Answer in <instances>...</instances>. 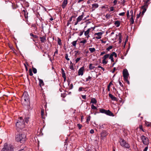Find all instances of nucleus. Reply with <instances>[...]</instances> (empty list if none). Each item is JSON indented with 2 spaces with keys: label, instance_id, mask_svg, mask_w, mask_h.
I'll return each mask as SVG.
<instances>
[{
  "label": "nucleus",
  "instance_id": "nucleus-21",
  "mask_svg": "<svg viewBox=\"0 0 151 151\" xmlns=\"http://www.w3.org/2000/svg\"><path fill=\"white\" fill-rule=\"evenodd\" d=\"M89 50L91 53H93L95 52L96 50L95 49L94 47L89 48Z\"/></svg>",
  "mask_w": 151,
  "mask_h": 151
},
{
  "label": "nucleus",
  "instance_id": "nucleus-2",
  "mask_svg": "<svg viewBox=\"0 0 151 151\" xmlns=\"http://www.w3.org/2000/svg\"><path fill=\"white\" fill-rule=\"evenodd\" d=\"M16 129L18 131L24 127V121L22 117H20V119L18 120V121L16 123Z\"/></svg>",
  "mask_w": 151,
  "mask_h": 151
},
{
  "label": "nucleus",
  "instance_id": "nucleus-11",
  "mask_svg": "<svg viewBox=\"0 0 151 151\" xmlns=\"http://www.w3.org/2000/svg\"><path fill=\"white\" fill-rule=\"evenodd\" d=\"M91 29L90 28L88 29L86 31L84 32V35L86 37L87 39L90 37L89 33Z\"/></svg>",
  "mask_w": 151,
  "mask_h": 151
},
{
  "label": "nucleus",
  "instance_id": "nucleus-16",
  "mask_svg": "<svg viewBox=\"0 0 151 151\" xmlns=\"http://www.w3.org/2000/svg\"><path fill=\"white\" fill-rule=\"evenodd\" d=\"M92 9L93 10H95V9L98 7L99 5L98 4L96 3L92 5Z\"/></svg>",
  "mask_w": 151,
  "mask_h": 151
},
{
  "label": "nucleus",
  "instance_id": "nucleus-47",
  "mask_svg": "<svg viewBox=\"0 0 151 151\" xmlns=\"http://www.w3.org/2000/svg\"><path fill=\"white\" fill-rule=\"evenodd\" d=\"M70 68L72 70H73L74 69V67L73 66V65H70Z\"/></svg>",
  "mask_w": 151,
  "mask_h": 151
},
{
  "label": "nucleus",
  "instance_id": "nucleus-12",
  "mask_svg": "<svg viewBox=\"0 0 151 151\" xmlns=\"http://www.w3.org/2000/svg\"><path fill=\"white\" fill-rule=\"evenodd\" d=\"M84 70V68L83 67L80 68L78 71V75L79 76H82L83 74V71Z\"/></svg>",
  "mask_w": 151,
  "mask_h": 151
},
{
  "label": "nucleus",
  "instance_id": "nucleus-32",
  "mask_svg": "<svg viewBox=\"0 0 151 151\" xmlns=\"http://www.w3.org/2000/svg\"><path fill=\"white\" fill-rule=\"evenodd\" d=\"M87 42V40H83L81 41L80 43H81L85 44Z\"/></svg>",
  "mask_w": 151,
  "mask_h": 151
},
{
  "label": "nucleus",
  "instance_id": "nucleus-17",
  "mask_svg": "<svg viewBox=\"0 0 151 151\" xmlns=\"http://www.w3.org/2000/svg\"><path fill=\"white\" fill-rule=\"evenodd\" d=\"M114 24L116 27H119L120 24V22L119 21H116L114 23Z\"/></svg>",
  "mask_w": 151,
  "mask_h": 151
},
{
  "label": "nucleus",
  "instance_id": "nucleus-38",
  "mask_svg": "<svg viewBox=\"0 0 151 151\" xmlns=\"http://www.w3.org/2000/svg\"><path fill=\"white\" fill-rule=\"evenodd\" d=\"M33 72L35 74L37 72V69L35 68H33Z\"/></svg>",
  "mask_w": 151,
  "mask_h": 151
},
{
  "label": "nucleus",
  "instance_id": "nucleus-39",
  "mask_svg": "<svg viewBox=\"0 0 151 151\" xmlns=\"http://www.w3.org/2000/svg\"><path fill=\"white\" fill-rule=\"evenodd\" d=\"M113 56H114L115 58L117 57V54L115 52H113L112 54H111Z\"/></svg>",
  "mask_w": 151,
  "mask_h": 151
},
{
  "label": "nucleus",
  "instance_id": "nucleus-45",
  "mask_svg": "<svg viewBox=\"0 0 151 151\" xmlns=\"http://www.w3.org/2000/svg\"><path fill=\"white\" fill-rule=\"evenodd\" d=\"M125 13L124 12H123L119 14V16H123L125 14Z\"/></svg>",
  "mask_w": 151,
  "mask_h": 151
},
{
  "label": "nucleus",
  "instance_id": "nucleus-60",
  "mask_svg": "<svg viewBox=\"0 0 151 151\" xmlns=\"http://www.w3.org/2000/svg\"><path fill=\"white\" fill-rule=\"evenodd\" d=\"M82 97L83 99H86V95H82Z\"/></svg>",
  "mask_w": 151,
  "mask_h": 151
},
{
  "label": "nucleus",
  "instance_id": "nucleus-64",
  "mask_svg": "<svg viewBox=\"0 0 151 151\" xmlns=\"http://www.w3.org/2000/svg\"><path fill=\"white\" fill-rule=\"evenodd\" d=\"M19 151H25V150L24 149H22L19 150Z\"/></svg>",
  "mask_w": 151,
  "mask_h": 151
},
{
  "label": "nucleus",
  "instance_id": "nucleus-54",
  "mask_svg": "<svg viewBox=\"0 0 151 151\" xmlns=\"http://www.w3.org/2000/svg\"><path fill=\"white\" fill-rule=\"evenodd\" d=\"M90 132L91 133V134H93V133H94V131L93 129H91L90 131Z\"/></svg>",
  "mask_w": 151,
  "mask_h": 151
},
{
  "label": "nucleus",
  "instance_id": "nucleus-36",
  "mask_svg": "<svg viewBox=\"0 0 151 151\" xmlns=\"http://www.w3.org/2000/svg\"><path fill=\"white\" fill-rule=\"evenodd\" d=\"M84 89V88L83 87H80L79 88L78 91L79 92L81 91H83V89Z\"/></svg>",
  "mask_w": 151,
  "mask_h": 151
},
{
  "label": "nucleus",
  "instance_id": "nucleus-56",
  "mask_svg": "<svg viewBox=\"0 0 151 151\" xmlns=\"http://www.w3.org/2000/svg\"><path fill=\"white\" fill-rule=\"evenodd\" d=\"M117 1L116 0H115L114 1L113 3L114 4V5H116L117 3Z\"/></svg>",
  "mask_w": 151,
  "mask_h": 151
},
{
  "label": "nucleus",
  "instance_id": "nucleus-27",
  "mask_svg": "<svg viewBox=\"0 0 151 151\" xmlns=\"http://www.w3.org/2000/svg\"><path fill=\"white\" fill-rule=\"evenodd\" d=\"M58 44L60 45H62V43L61 42V40L59 38H58Z\"/></svg>",
  "mask_w": 151,
  "mask_h": 151
},
{
  "label": "nucleus",
  "instance_id": "nucleus-20",
  "mask_svg": "<svg viewBox=\"0 0 151 151\" xmlns=\"http://www.w3.org/2000/svg\"><path fill=\"white\" fill-rule=\"evenodd\" d=\"M118 35L119 36V43H120L122 42V37L121 35V34L120 33H119L118 34Z\"/></svg>",
  "mask_w": 151,
  "mask_h": 151
},
{
  "label": "nucleus",
  "instance_id": "nucleus-6",
  "mask_svg": "<svg viewBox=\"0 0 151 151\" xmlns=\"http://www.w3.org/2000/svg\"><path fill=\"white\" fill-rule=\"evenodd\" d=\"M150 0H147L145 1L144 5L142 6V8L143 9L142 14H144L146 12L149 4L150 3Z\"/></svg>",
  "mask_w": 151,
  "mask_h": 151
},
{
  "label": "nucleus",
  "instance_id": "nucleus-15",
  "mask_svg": "<svg viewBox=\"0 0 151 151\" xmlns=\"http://www.w3.org/2000/svg\"><path fill=\"white\" fill-rule=\"evenodd\" d=\"M68 3L67 1V0H64L62 4V6L63 9H64Z\"/></svg>",
  "mask_w": 151,
  "mask_h": 151
},
{
  "label": "nucleus",
  "instance_id": "nucleus-34",
  "mask_svg": "<svg viewBox=\"0 0 151 151\" xmlns=\"http://www.w3.org/2000/svg\"><path fill=\"white\" fill-rule=\"evenodd\" d=\"M113 48V46H109L108 48H107L106 49V50L109 51V50Z\"/></svg>",
  "mask_w": 151,
  "mask_h": 151
},
{
  "label": "nucleus",
  "instance_id": "nucleus-53",
  "mask_svg": "<svg viewBox=\"0 0 151 151\" xmlns=\"http://www.w3.org/2000/svg\"><path fill=\"white\" fill-rule=\"evenodd\" d=\"M58 53V50L56 49L55 52L54 53V56H55V54H57Z\"/></svg>",
  "mask_w": 151,
  "mask_h": 151
},
{
  "label": "nucleus",
  "instance_id": "nucleus-33",
  "mask_svg": "<svg viewBox=\"0 0 151 151\" xmlns=\"http://www.w3.org/2000/svg\"><path fill=\"white\" fill-rule=\"evenodd\" d=\"M91 119V117L89 116L88 117L87 119L86 122L87 123H88L89 121Z\"/></svg>",
  "mask_w": 151,
  "mask_h": 151
},
{
  "label": "nucleus",
  "instance_id": "nucleus-52",
  "mask_svg": "<svg viewBox=\"0 0 151 151\" xmlns=\"http://www.w3.org/2000/svg\"><path fill=\"white\" fill-rule=\"evenodd\" d=\"M63 75V77L64 78H65V73L64 72H63L62 73Z\"/></svg>",
  "mask_w": 151,
  "mask_h": 151
},
{
  "label": "nucleus",
  "instance_id": "nucleus-43",
  "mask_svg": "<svg viewBox=\"0 0 151 151\" xmlns=\"http://www.w3.org/2000/svg\"><path fill=\"white\" fill-rule=\"evenodd\" d=\"M30 35L31 36L33 37H34L35 38H37V36L36 35H34L32 33H30Z\"/></svg>",
  "mask_w": 151,
  "mask_h": 151
},
{
  "label": "nucleus",
  "instance_id": "nucleus-51",
  "mask_svg": "<svg viewBox=\"0 0 151 151\" xmlns=\"http://www.w3.org/2000/svg\"><path fill=\"white\" fill-rule=\"evenodd\" d=\"M139 128L140 129L142 130L143 131H144L143 129V126L142 125H139Z\"/></svg>",
  "mask_w": 151,
  "mask_h": 151
},
{
  "label": "nucleus",
  "instance_id": "nucleus-57",
  "mask_svg": "<svg viewBox=\"0 0 151 151\" xmlns=\"http://www.w3.org/2000/svg\"><path fill=\"white\" fill-rule=\"evenodd\" d=\"M73 17V16H72L70 18L69 20H68L69 22H70L72 21V18Z\"/></svg>",
  "mask_w": 151,
  "mask_h": 151
},
{
  "label": "nucleus",
  "instance_id": "nucleus-31",
  "mask_svg": "<svg viewBox=\"0 0 151 151\" xmlns=\"http://www.w3.org/2000/svg\"><path fill=\"white\" fill-rule=\"evenodd\" d=\"M111 17V15L109 14H106V15L105 16V17L108 19H109Z\"/></svg>",
  "mask_w": 151,
  "mask_h": 151
},
{
  "label": "nucleus",
  "instance_id": "nucleus-19",
  "mask_svg": "<svg viewBox=\"0 0 151 151\" xmlns=\"http://www.w3.org/2000/svg\"><path fill=\"white\" fill-rule=\"evenodd\" d=\"M109 96L113 100H116V98L114 96H113L111 94L109 93Z\"/></svg>",
  "mask_w": 151,
  "mask_h": 151
},
{
  "label": "nucleus",
  "instance_id": "nucleus-40",
  "mask_svg": "<svg viewBox=\"0 0 151 151\" xmlns=\"http://www.w3.org/2000/svg\"><path fill=\"white\" fill-rule=\"evenodd\" d=\"M91 108L93 109H97L96 107L93 104L91 106Z\"/></svg>",
  "mask_w": 151,
  "mask_h": 151
},
{
  "label": "nucleus",
  "instance_id": "nucleus-44",
  "mask_svg": "<svg viewBox=\"0 0 151 151\" xmlns=\"http://www.w3.org/2000/svg\"><path fill=\"white\" fill-rule=\"evenodd\" d=\"M91 78V77L89 76L88 78H86V81H87L89 80H90Z\"/></svg>",
  "mask_w": 151,
  "mask_h": 151
},
{
  "label": "nucleus",
  "instance_id": "nucleus-26",
  "mask_svg": "<svg viewBox=\"0 0 151 151\" xmlns=\"http://www.w3.org/2000/svg\"><path fill=\"white\" fill-rule=\"evenodd\" d=\"M95 67L93 66L91 64H90L89 65V68L90 70L93 69Z\"/></svg>",
  "mask_w": 151,
  "mask_h": 151
},
{
  "label": "nucleus",
  "instance_id": "nucleus-49",
  "mask_svg": "<svg viewBox=\"0 0 151 151\" xmlns=\"http://www.w3.org/2000/svg\"><path fill=\"white\" fill-rule=\"evenodd\" d=\"M25 122L27 123H28V121H29V118H25Z\"/></svg>",
  "mask_w": 151,
  "mask_h": 151
},
{
  "label": "nucleus",
  "instance_id": "nucleus-30",
  "mask_svg": "<svg viewBox=\"0 0 151 151\" xmlns=\"http://www.w3.org/2000/svg\"><path fill=\"white\" fill-rule=\"evenodd\" d=\"M130 21L131 23V24H133L134 21V19L133 18H131L130 19Z\"/></svg>",
  "mask_w": 151,
  "mask_h": 151
},
{
  "label": "nucleus",
  "instance_id": "nucleus-1",
  "mask_svg": "<svg viewBox=\"0 0 151 151\" xmlns=\"http://www.w3.org/2000/svg\"><path fill=\"white\" fill-rule=\"evenodd\" d=\"M22 101L23 102V104L25 105L28 106L30 104V101L29 96L27 92H24L22 96Z\"/></svg>",
  "mask_w": 151,
  "mask_h": 151
},
{
  "label": "nucleus",
  "instance_id": "nucleus-23",
  "mask_svg": "<svg viewBox=\"0 0 151 151\" xmlns=\"http://www.w3.org/2000/svg\"><path fill=\"white\" fill-rule=\"evenodd\" d=\"M97 102L95 98H92L91 99V103L96 104Z\"/></svg>",
  "mask_w": 151,
  "mask_h": 151
},
{
  "label": "nucleus",
  "instance_id": "nucleus-48",
  "mask_svg": "<svg viewBox=\"0 0 151 151\" xmlns=\"http://www.w3.org/2000/svg\"><path fill=\"white\" fill-rule=\"evenodd\" d=\"M110 12L113 11L114 10V8L113 7H111L110 8Z\"/></svg>",
  "mask_w": 151,
  "mask_h": 151
},
{
  "label": "nucleus",
  "instance_id": "nucleus-14",
  "mask_svg": "<svg viewBox=\"0 0 151 151\" xmlns=\"http://www.w3.org/2000/svg\"><path fill=\"white\" fill-rule=\"evenodd\" d=\"M84 16V13L83 12L82 14L81 15L79 16L77 18V20L78 21V22H79L81 21L83 19V18Z\"/></svg>",
  "mask_w": 151,
  "mask_h": 151
},
{
  "label": "nucleus",
  "instance_id": "nucleus-28",
  "mask_svg": "<svg viewBox=\"0 0 151 151\" xmlns=\"http://www.w3.org/2000/svg\"><path fill=\"white\" fill-rule=\"evenodd\" d=\"M145 125H146V126H147V127H149V126H151V123H150L148 122H146L145 123Z\"/></svg>",
  "mask_w": 151,
  "mask_h": 151
},
{
  "label": "nucleus",
  "instance_id": "nucleus-62",
  "mask_svg": "<svg viewBox=\"0 0 151 151\" xmlns=\"http://www.w3.org/2000/svg\"><path fill=\"white\" fill-rule=\"evenodd\" d=\"M83 32H80V34H79V36H81L83 34Z\"/></svg>",
  "mask_w": 151,
  "mask_h": 151
},
{
  "label": "nucleus",
  "instance_id": "nucleus-59",
  "mask_svg": "<svg viewBox=\"0 0 151 151\" xmlns=\"http://www.w3.org/2000/svg\"><path fill=\"white\" fill-rule=\"evenodd\" d=\"M148 149V147H147L145 148L143 151H147Z\"/></svg>",
  "mask_w": 151,
  "mask_h": 151
},
{
  "label": "nucleus",
  "instance_id": "nucleus-9",
  "mask_svg": "<svg viewBox=\"0 0 151 151\" xmlns=\"http://www.w3.org/2000/svg\"><path fill=\"white\" fill-rule=\"evenodd\" d=\"M141 138L143 143L145 145H147L149 144L148 138L144 135H142L141 137Z\"/></svg>",
  "mask_w": 151,
  "mask_h": 151
},
{
  "label": "nucleus",
  "instance_id": "nucleus-55",
  "mask_svg": "<svg viewBox=\"0 0 151 151\" xmlns=\"http://www.w3.org/2000/svg\"><path fill=\"white\" fill-rule=\"evenodd\" d=\"M119 84L120 85L121 87H123V85L122 83L121 82H120V81L119 82Z\"/></svg>",
  "mask_w": 151,
  "mask_h": 151
},
{
  "label": "nucleus",
  "instance_id": "nucleus-35",
  "mask_svg": "<svg viewBox=\"0 0 151 151\" xmlns=\"http://www.w3.org/2000/svg\"><path fill=\"white\" fill-rule=\"evenodd\" d=\"M65 58L67 60H69L70 59L68 58V54H66L65 55Z\"/></svg>",
  "mask_w": 151,
  "mask_h": 151
},
{
  "label": "nucleus",
  "instance_id": "nucleus-63",
  "mask_svg": "<svg viewBox=\"0 0 151 151\" xmlns=\"http://www.w3.org/2000/svg\"><path fill=\"white\" fill-rule=\"evenodd\" d=\"M105 52H101L100 54V55H102L104 54H105Z\"/></svg>",
  "mask_w": 151,
  "mask_h": 151
},
{
  "label": "nucleus",
  "instance_id": "nucleus-42",
  "mask_svg": "<svg viewBox=\"0 0 151 151\" xmlns=\"http://www.w3.org/2000/svg\"><path fill=\"white\" fill-rule=\"evenodd\" d=\"M81 58H77L76 60H75V62L76 63H77L80 60Z\"/></svg>",
  "mask_w": 151,
  "mask_h": 151
},
{
  "label": "nucleus",
  "instance_id": "nucleus-25",
  "mask_svg": "<svg viewBox=\"0 0 151 151\" xmlns=\"http://www.w3.org/2000/svg\"><path fill=\"white\" fill-rule=\"evenodd\" d=\"M77 40L74 41H73L72 42V44L73 46H74L75 47H76L77 42Z\"/></svg>",
  "mask_w": 151,
  "mask_h": 151
},
{
  "label": "nucleus",
  "instance_id": "nucleus-18",
  "mask_svg": "<svg viewBox=\"0 0 151 151\" xmlns=\"http://www.w3.org/2000/svg\"><path fill=\"white\" fill-rule=\"evenodd\" d=\"M40 39L42 42H44L46 41V37L45 36H43L42 37H40Z\"/></svg>",
  "mask_w": 151,
  "mask_h": 151
},
{
  "label": "nucleus",
  "instance_id": "nucleus-37",
  "mask_svg": "<svg viewBox=\"0 0 151 151\" xmlns=\"http://www.w3.org/2000/svg\"><path fill=\"white\" fill-rule=\"evenodd\" d=\"M29 74L30 76H32L33 75V73H32V70L31 69H30L29 70Z\"/></svg>",
  "mask_w": 151,
  "mask_h": 151
},
{
  "label": "nucleus",
  "instance_id": "nucleus-29",
  "mask_svg": "<svg viewBox=\"0 0 151 151\" xmlns=\"http://www.w3.org/2000/svg\"><path fill=\"white\" fill-rule=\"evenodd\" d=\"M112 84V83L111 82H110L109 83V84L108 86V87H107V88H108V91H110V86Z\"/></svg>",
  "mask_w": 151,
  "mask_h": 151
},
{
  "label": "nucleus",
  "instance_id": "nucleus-10",
  "mask_svg": "<svg viewBox=\"0 0 151 151\" xmlns=\"http://www.w3.org/2000/svg\"><path fill=\"white\" fill-rule=\"evenodd\" d=\"M109 54H107L104 55L102 58L103 60L102 61V63L104 64H106L107 63V61L106 60V59L109 58Z\"/></svg>",
  "mask_w": 151,
  "mask_h": 151
},
{
  "label": "nucleus",
  "instance_id": "nucleus-58",
  "mask_svg": "<svg viewBox=\"0 0 151 151\" xmlns=\"http://www.w3.org/2000/svg\"><path fill=\"white\" fill-rule=\"evenodd\" d=\"M140 13H140L139 14H137V19H138L139 17L140 14Z\"/></svg>",
  "mask_w": 151,
  "mask_h": 151
},
{
  "label": "nucleus",
  "instance_id": "nucleus-41",
  "mask_svg": "<svg viewBox=\"0 0 151 151\" xmlns=\"http://www.w3.org/2000/svg\"><path fill=\"white\" fill-rule=\"evenodd\" d=\"M127 18L129 19V10L127 11Z\"/></svg>",
  "mask_w": 151,
  "mask_h": 151
},
{
  "label": "nucleus",
  "instance_id": "nucleus-22",
  "mask_svg": "<svg viewBox=\"0 0 151 151\" xmlns=\"http://www.w3.org/2000/svg\"><path fill=\"white\" fill-rule=\"evenodd\" d=\"M39 83H40V85L41 86H43L44 85V82H43V81L41 79H39Z\"/></svg>",
  "mask_w": 151,
  "mask_h": 151
},
{
  "label": "nucleus",
  "instance_id": "nucleus-4",
  "mask_svg": "<svg viewBox=\"0 0 151 151\" xmlns=\"http://www.w3.org/2000/svg\"><path fill=\"white\" fill-rule=\"evenodd\" d=\"M14 147L13 146L10 145H8L5 143L4 145V147L1 151H13Z\"/></svg>",
  "mask_w": 151,
  "mask_h": 151
},
{
  "label": "nucleus",
  "instance_id": "nucleus-7",
  "mask_svg": "<svg viewBox=\"0 0 151 151\" xmlns=\"http://www.w3.org/2000/svg\"><path fill=\"white\" fill-rule=\"evenodd\" d=\"M121 145L124 148H129L130 147V145L124 140L121 139L120 141Z\"/></svg>",
  "mask_w": 151,
  "mask_h": 151
},
{
  "label": "nucleus",
  "instance_id": "nucleus-50",
  "mask_svg": "<svg viewBox=\"0 0 151 151\" xmlns=\"http://www.w3.org/2000/svg\"><path fill=\"white\" fill-rule=\"evenodd\" d=\"M109 59L111 60L112 58H113V55H112L111 54L110 55H109Z\"/></svg>",
  "mask_w": 151,
  "mask_h": 151
},
{
  "label": "nucleus",
  "instance_id": "nucleus-13",
  "mask_svg": "<svg viewBox=\"0 0 151 151\" xmlns=\"http://www.w3.org/2000/svg\"><path fill=\"white\" fill-rule=\"evenodd\" d=\"M103 33L101 32H99L97 33H96L95 35H97L98 36L96 37L95 38L96 39H99L101 38V36L102 35Z\"/></svg>",
  "mask_w": 151,
  "mask_h": 151
},
{
  "label": "nucleus",
  "instance_id": "nucleus-24",
  "mask_svg": "<svg viewBox=\"0 0 151 151\" xmlns=\"http://www.w3.org/2000/svg\"><path fill=\"white\" fill-rule=\"evenodd\" d=\"M41 114L42 116V118L43 119L45 118V116L44 115V110L42 109L41 110Z\"/></svg>",
  "mask_w": 151,
  "mask_h": 151
},
{
  "label": "nucleus",
  "instance_id": "nucleus-8",
  "mask_svg": "<svg viewBox=\"0 0 151 151\" xmlns=\"http://www.w3.org/2000/svg\"><path fill=\"white\" fill-rule=\"evenodd\" d=\"M123 74L124 80L128 84H129V82L128 80L129 73L127 70L126 69H124L123 70Z\"/></svg>",
  "mask_w": 151,
  "mask_h": 151
},
{
  "label": "nucleus",
  "instance_id": "nucleus-5",
  "mask_svg": "<svg viewBox=\"0 0 151 151\" xmlns=\"http://www.w3.org/2000/svg\"><path fill=\"white\" fill-rule=\"evenodd\" d=\"M99 111L101 113L105 114L109 116H114L113 114L109 110H106L104 109H99Z\"/></svg>",
  "mask_w": 151,
  "mask_h": 151
},
{
  "label": "nucleus",
  "instance_id": "nucleus-3",
  "mask_svg": "<svg viewBox=\"0 0 151 151\" xmlns=\"http://www.w3.org/2000/svg\"><path fill=\"white\" fill-rule=\"evenodd\" d=\"M26 135L25 134H19L16 135V140L17 142L24 143L26 140Z\"/></svg>",
  "mask_w": 151,
  "mask_h": 151
},
{
  "label": "nucleus",
  "instance_id": "nucleus-61",
  "mask_svg": "<svg viewBox=\"0 0 151 151\" xmlns=\"http://www.w3.org/2000/svg\"><path fill=\"white\" fill-rule=\"evenodd\" d=\"M78 22H78V21L77 20V21L75 23L74 25H76L78 24Z\"/></svg>",
  "mask_w": 151,
  "mask_h": 151
},
{
  "label": "nucleus",
  "instance_id": "nucleus-46",
  "mask_svg": "<svg viewBox=\"0 0 151 151\" xmlns=\"http://www.w3.org/2000/svg\"><path fill=\"white\" fill-rule=\"evenodd\" d=\"M77 126H78L79 129H81V127L82 126L80 124H77Z\"/></svg>",
  "mask_w": 151,
  "mask_h": 151
}]
</instances>
